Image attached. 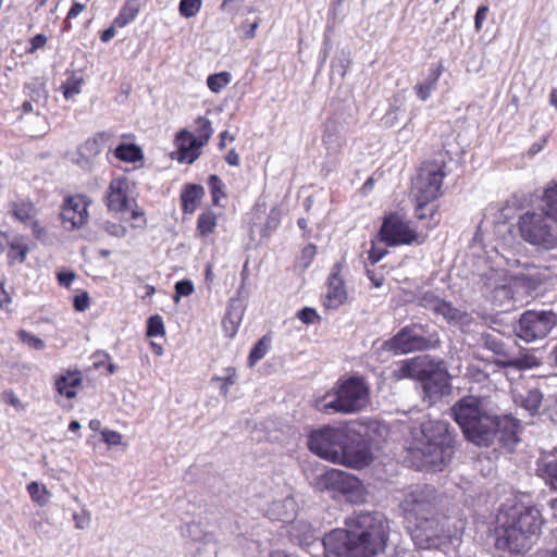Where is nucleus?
Instances as JSON below:
<instances>
[{
  "label": "nucleus",
  "mask_w": 557,
  "mask_h": 557,
  "mask_svg": "<svg viewBox=\"0 0 557 557\" xmlns=\"http://www.w3.org/2000/svg\"><path fill=\"white\" fill-rule=\"evenodd\" d=\"M11 304V297L7 292L4 284L0 282V308L9 311V305Z\"/></svg>",
  "instance_id": "obj_59"
},
{
  "label": "nucleus",
  "mask_w": 557,
  "mask_h": 557,
  "mask_svg": "<svg viewBox=\"0 0 557 557\" xmlns=\"http://www.w3.org/2000/svg\"><path fill=\"white\" fill-rule=\"evenodd\" d=\"M399 513L414 545L418 537V492L410 491L399 504Z\"/></svg>",
  "instance_id": "obj_19"
},
{
  "label": "nucleus",
  "mask_w": 557,
  "mask_h": 557,
  "mask_svg": "<svg viewBox=\"0 0 557 557\" xmlns=\"http://www.w3.org/2000/svg\"><path fill=\"white\" fill-rule=\"evenodd\" d=\"M297 513V503L293 496H286L282 499L273 500L268 509L267 515L271 520L282 522H292Z\"/></svg>",
  "instance_id": "obj_21"
},
{
  "label": "nucleus",
  "mask_w": 557,
  "mask_h": 557,
  "mask_svg": "<svg viewBox=\"0 0 557 557\" xmlns=\"http://www.w3.org/2000/svg\"><path fill=\"white\" fill-rule=\"evenodd\" d=\"M208 185L212 195V203L218 205L220 199L225 196L223 191L224 183L216 174H211L208 177Z\"/></svg>",
  "instance_id": "obj_42"
},
{
  "label": "nucleus",
  "mask_w": 557,
  "mask_h": 557,
  "mask_svg": "<svg viewBox=\"0 0 557 557\" xmlns=\"http://www.w3.org/2000/svg\"><path fill=\"white\" fill-rule=\"evenodd\" d=\"M451 157L448 151L440 150L433 159L426 160L420 166V210H424L423 202H434L443 196V181L448 175V162Z\"/></svg>",
  "instance_id": "obj_8"
},
{
  "label": "nucleus",
  "mask_w": 557,
  "mask_h": 557,
  "mask_svg": "<svg viewBox=\"0 0 557 557\" xmlns=\"http://www.w3.org/2000/svg\"><path fill=\"white\" fill-rule=\"evenodd\" d=\"M434 311L437 314L443 315L447 321H457L461 319L460 311L445 300L435 301Z\"/></svg>",
  "instance_id": "obj_36"
},
{
  "label": "nucleus",
  "mask_w": 557,
  "mask_h": 557,
  "mask_svg": "<svg viewBox=\"0 0 557 557\" xmlns=\"http://www.w3.org/2000/svg\"><path fill=\"white\" fill-rule=\"evenodd\" d=\"M216 226V215L212 211L201 213L197 220V232L202 237H207L214 232Z\"/></svg>",
  "instance_id": "obj_33"
},
{
  "label": "nucleus",
  "mask_w": 557,
  "mask_h": 557,
  "mask_svg": "<svg viewBox=\"0 0 557 557\" xmlns=\"http://www.w3.org/2000/svg\"><path fill=\"white\" fill-rule=\"evenodd\" d=\"M82 383V374L79 371L70 372L60 375L55 381V388L60 395L72 399L76 397L75 388Z\"/></svg>",
  "instance_id": "obj_26"
},
{
  "label": "nucleus",
  "mask_w": 557,
  "mask_h": 557,
  "mask_svg": "<svg viewBox=\"0 0 557 557\" xmlns=\"http://www.w3.org/2000/svg\"><path fill=\"white\" fill-rule=\"evenodd\" d=\"M24 90L29 99L36 103H45L48 98L45 83L40 78H34L25 84Z\"/></svg>",
  "instance_id": "obj_30"
},
{
  "label": "nucleus",
  "mask_w": 557,
  "mask_h": 557,
  "mask_svg": "<svg viewBox=\"0 0 557 557\" xmlns=\"http://www.w3.org/2000/svg\"><path fill=\"white\" fill-rule=\"evenodd\" d=\"M505 367H512L516 369H531L539 364L536 358L532 355H525L520 358H509L502 362Z\"/></svg>",
  "instance_id": "obj_40"
},
{
  "label": "nucleus",
  "mask_w": 557,
  "mask_h": 557,
  "mask_svg": "<svg viewBox=\"0 0 557 557\" xmlns=\"http://www.w3.org/2000/svg\"><path fill=\"white\" fill-rule=\"evenodd\" d=\"M485 347L498 356L507 357L504 343L496 337L487 335L485 337Z\"/></svg>",
  "instance_id": "obj_49"
},
{
  "label": "nucleus",
  "mask_w": 557,
  "mask_h": 557,
  "mask_svg": "<svg viewBox=\"0 0 557 557\" xmlns=\"http://www.w3.org/2000/svg\"><path fill=\"white\" fill-rule=\"evenodd\" d=\"M128 189L127 177L119 176L111 180L106 193V205L110 212L120 213L132 209Z\"/></svg>",
  "instance_id": "obj_16"
},
{
  "label": "nucleus",
  "mask_w": 557,
  "mask_h": 557,
  "mask_svg": "<svg viewBox=\"0 0 557 557\" xmlns=\"http://www.w3.org/2000/svg\"><path fill=\"white\" fill-rule=\"evenodd\" d=\"M373 460V453L369 440L359 434L350 435L347 433L346 443L343 445V455L338 462L352 469H362L369 466Z\"/></svg>",
  "instance_id": "obj_14"
},
{
  "label": "nucleus",
  "mask_w": 557,
  "mask_h": 557,
  "mask_svg": "<svg viewBox=\"0 0 557 557\" xmlns=\"http://www.w3.org/2000/svg\"><path fill=\"white\" fill-rule=\"evenodd\" d=\"M101 228H103L109 235L116 238H123L127 233V230L124 225L110 221L103 222L101 224Z\"/></svg>",
  "instance_id": "obj_48"
},
{
  "label": "nucleus",
  "mask_w": 557,
  "mask_h": 557,
  "mask_svg": "<svg viewBox=\"0 0 557 557\" xmlns=\"http://www.w3.org/2000/svg\"><path fill=\"white\" fill-rule=\"evenodd\" d=\"M420 470L442 471L455 454V436L443 421H429L420 425Z\"/></svg>",
  "instance_id": "obj_5"
},
{
  "label": "nucleus",
  "mask_w": 557,
  "mask_h": 557,
  "mask_svg": "<svg viewBox=\"0 0 557 557\" xmlns=\"http://www.w3.org/2000/svg\"><path fill=\"white\" fill-rule=\"evenodd\" d=\"M537 475L554 491H557V451L543 456L537 461Z\"/></svg>",
  "instance_id": "obj_24"
},
{
  "label": "nucleus",
  "mask_w": 557,
  "mask_h": 557,
  "mask_svg": "<svg viewBox=\"0 0 557 557\" xmlns=\"http://www.w3.org/2000/svg\"><path fill=\"white\" fill-rule=\"evenodd\" d=\"M139 12V7L135 0H127L121 9L119 15L114 18V26L125 27Z\"/></svg>",
  "instance_id": "obj_31"
},
{
  "label": "nucleus",
  "mask_w": 557,
  "mask_h": 557,
  "mask_svg": "<svg viewBox=\"0 0 557 557\" xmlns=\"http://www.w3.org/2000/svg\"><path fill=\"white\" fill-rule=\"evenodd\" d=\"M387 252L388 251L386 248L377 246L376 243L372 240L368 257L370 264L374 265L381 261L387 255Z\"/></svg>",
  "instance_id": "obj_51"
},
{
  "label": "nucleus",
  "mask_w": 557,
  "mask_h": 557,
  "mask_svg": "<svg viewBox=\"0 0 557 557\" xmlns=\"http://www.w3.org/2000/svg\"><path fill=\"white\" fill-rule=\"evenodd\" d=\"M297 318L305 324H313L320 321V315L315 309L305 307L297 312Z\"/></svg>",
  "instance_id": "obj_50"
},
{
  "label": "nucleus",
  "mask_w": 557,
  "mask_h": 557,
  "mask_svg": "<svg viewBox=\"0 0 557 557\" xmlns=\"http://www.w3.org/2000/svg\"><path fill=\"white\" fill-rule=\"evenodd\" d=\"M27 492L32 500L40 507L46 506L50 502L51 493L44 484L33 481L28 483Z\"/></svg>",
  "instance_id": "obj_32"
},
{
  "label": "nucleus",
  "mask_w": 557,
  "mask_h": 557,
  "mask_svg": "<svg viewBox=\"0 0 557 557\" xmlns=\"http://www.w3.org/2000/svg\"><path fill=\"white\" fill-rule=\"evenodd\" d=\"M28 253V247L26 245L20 244L17 242H12L10 244V250L8 252V258L10 263L17 261L18 263H23Z\"/></svg>",
  "instance_id": "obj_43"
},
{
  "label": "nucleus",
  "mask_w": 557,
  "mask_h": 557,
  "mask_svg": "<svg viewBox=\"0 0 557 557\" xmlns=\"http://www.w3.org/2000/svg\"><path fill=\"white\" fill-rule=\"evenodd\" d=\"M205 196V188L198 184H187L181 193L182 210L194 213Z\"/></svg>",
  "instance_id": "obj_25"
},
{
  "label": "nucleus",
  "mask_w": 557,
  "mask_h": 557,
  "mask_svg": "<svg viewBox=\"0 0 557 557\" xmlns=\"http://www.w3.org/2000/svg\"><path fill=\"white\" fill-rule=\"evenodd\" d=\"M224 375L214 376L212 379L213 382H226L227 384L234 385L236 381V369L233 367H228L224 370Z\"/></svg>",
  "instance_id": "obj_58"
},
{
  "label": "nucleus",
  "mask_w": 557,
  "mask_h": 557,
  "mask_svg": "<svg viewBox=\"0 0 557 557\" xmlns=\"http://www.w3.org/2000/svg\"><path fill=\"white\" fill-rule=\"evenodd\" d=\"M75 278V273L72 271L59 272L58 282L60 285L69 287Z\"/></svg>",
  "instance_id": "obj_61"
},
{
  "label": "nucleus",
  "mask_w": 557,
  "mask_h": 557,
  "mask_svg": "<svg viewBox=\"0 0 557 557\" xmlns=\"http://www.w3.org/2000/svg\"><path fill=\"white\" fill-rule=\"evenodd\" d=\"M488 11H490V9L487 5H480L478 8L475 15H474V28H475L476 33L482 30L483 23L487 17Z\"/></svg>",
  "instance_id": "obj_55"
},
{
  "label": "nucleus",
  "mask_w": 557,
  "mask_h": 557,
  "mask_svg": "<svg viewBox=\"0 0 557 557\" xmlns=\"http://www.w3.org/2000/svg\"><path fill=\"white\" fill-rule=\"evenodd\" d=\"M347 433L344 429L323 426L310 433L308 447L319 457L337 463L339 456L343 455Z\"/></svg>",
  "instance_id": "obj_9"
},
{
  "label": "nucleus",
  "mask_w": 557,
  "mask_h": 557,
  "mask_svg": "<svg viewBox=\"0 0 557 557\" xmlns=\"http://www.w3.org/2000/svg\"><path fill=\"white\" fill-rule=\"evenodd\" d=\"M426 506H430V504L420 500V548H431L440 545L442 537L449 539L448 534L440 533L443 532L440 515L432 516L431 519L421 516L423 511H426Z\"/></svg>",
  "instance_id": "obj_17"
},
{
  "label": "nucleus",
  "mask_w": 557,
  "mask_h": 557,
  "mask_svg": "<svg viewBox=\"0 0 557 557\" xmlns=\"http://www.w3.org/2000/svg\"><path fill=\"white\" fill-rule=\"evenodd\" d=\"M165 329L162 318L159 314L151 315L148 319L147 323V336L148 337H156L160 335H164Z\"/></svg>",
  "instance_id": "obj_45"
},
{
  "label": "nucleus",
  "mask_w": 557,
  "mask_h": 557,
  "mask_svg": "<svg viewBox=\"0 0 557 557\" xmlns=\"http://www.w3.org/2000/svg\"><path fill=\"white\" fill-rule=\"evenodd\" d=\"M174 300L177 302L181 297H187L194 293V284L189 280H182L175 283Z\"/></svg>",
  "instance_id": "obj_47"
},
{
  "label": "nucleus",
  "mask_w": 557,
  "mask_h": 557,
  "mask_svg": "<svg viewBox=\"0 0 557 557\" xmlns=\"http://www.w3.org/2000/svg\"><path fill=\"white\" fill-rule=\"evenodd\" d=\"M346 529H334L322 540L325 557H379L385 553L389 523L379 511H355Z\"/></svg>",
  "instance_id": "obj_1"
},
{
  "label": "nucleus",
  "mask_w": 557,
  "mask_h": 557,
  "mask_svg": "<svg viewBox=\"0 0 557 557\" xmlns=\"http://www.w3.org/2000/svg\"><path fill=\"white\" fill-rule=\"evenodd\" d=\"M377 236L381 243L395 247L411 244L416 240L417 233L398 213H391L384 218Z\"/></svg>",
  "instance_id": "obj_13"
},
{
  "label": "nucleus",
  "mask_w": 557,
  "mask_h": 557,
  "mask_svg": "<svg viewBox=\"0 0 557 557\" xmlns=\"http://www.w3.org/2000/svg\"><path fill=\"white\" fill-rule=\"evenodd\" d=\"M225 161L232 165V166H238L240 164V158L239 154L236 152L235 149H231L226 156Z\"/></svg>",
  "instance_id": "obj_63"
},
{
  "label": "nucleus",
  "mask_w": 557,
  "mask_h": 557,
  "mask_svg": "<svg viewBox=\"0 0 557 557\" xmlns=\"http://www.w3.org/2000/svg\"><path fill=\"white\" fill-rule=\"evenodd\" d=\"M33 213H34V207L29 202L16 203L13 208L14 216L22 222H25V221L32 219Z\"/></svg>",
  "instance_id": "obj_46"
},
{
  "label": "nucleus",
  "mask_w": 557,
  "mask_h": 557,
  "mask_svg": "<svg viewBox=\"0 0 557 557\" xmlns=\"http://www.w3.org/2000/svg\"><path fill=\"white\" fill-rule=\"evenodd\" d=\"M202 5V0H181L178 4V12L185 18L196 16Z\"/></svg>",
  "instance_id": "obj_39"
},
{
  "label": "nucleus",
  "mask_w": 557,
  "mask_h": 557,
  "mask_svg": "<svg viewBox=\"0 0 557 557\" xmlns=\"http://www.w3.org/2000/svg\"><path fill=\"white\" fill-rule=\"evenodd\" d=\"M451 414L465 437L479 445L490 446L495 440L517 442L519 424L510 417H493L483 410L481 400L467 396L451 407Z\"/></svg>",
  "instance_id": "obj_2"
},
{
  "label": "nucleus",
  "mask_w": 557,
  "mask_h": 557,
  "mask_svg": "<svg viewBox=\"0 0 557 557\" xmlns=\"http://www.w3.org/2000/svg\"><path fill=\"white\" fill-rule=\"evenodd\" d=\"M85 8H86V3H79V2L74 1L67 12L66 18L71 20V18L77 17L85 10Z\"/></svg>",
  "instance_id": "obj_62"
},
{
  "label": "nucleus",
  "mask_w": 557,
  "mask_h": 557,
  "mask_svg": "<svg viewBox=\"0 0 557 557\" xmlns=\"http://www.w3.org/2000/svg\"><path fill=\"white\" fill-rule=\"evenodd\" d=\"M113 153L115 158L125 162H136L144 157L141 149L135 144H120Z\"/></svg>",
  "instance_id": "obj_29"
},
{
  "label": "nucleus",
  "mask_w": 557,
  "mask_h": 557,
  "mask_svg": "<svg viewBox=\"0 0 557 557\" xmlns=\"http://www.w3.org/2000/svg\"><path fill=\"white\" fill-rule=\"evenodd\" d=\"M350 61L348 57L344 55L343 58H338L336 62L332 63V71L337 73L341 77H344L349 67Z\"/></svg>",
  "instance_id": "obj_56"
},
{
  "label": "nucleus",
  "mask_w": 557,
  "mask_h": 557,
  "mask_svg": "<svg viewBox=\"0 0 557 557\" xmlns=\"http://www.w3.org/2000/svg\"><path fill=\"white\" fill-rule=\"evenodd\" d=\"M102 440L111 446H117L122 442V435L116 431L104 430L101 432Z\"/></svg>",
  "instance_id": "obj_57"
},
{
  "label": "nucleus",
  "mask_w": 557,
  "mask_h": 557,
  "mask_svg": "<svg viewBox=\"0 0 557 557\" xmlns=\"http://www.w3.org/2000/svg\"><path fill=\"white\" fill-rule=\"evenodd\" d=\"M17 337L23 344L36 350H44L46 347V344L41 338L37 337L36 335L32 334L26 330H20L17 332Z\"/></svg>",
  "instance_id": "obj_44"
},
{
  "label": "nucleus",
  "mask_w": 557,
  "mask_h": 557,
  "mask_svg": "<svg viewBox=\"0 0 557 557\" xmlns=\"http://www.w3.org/2000/svg\"><path fill=\"white\" fill-rule=\"evenodd\" d=\"M281 216L276 208H272L267 216V221L261 228V237H269L280 225Z\"/></svg>",
  "instance_id": "obj_41"
},
{
  "label": "nucleus",
  "mask_w": 557,
  "mask_h": 557,
  "mask_svg": "<svg viewBox=\"0 0 557 557\" xmlns=\"http://www.w3.org/2000/svg\"><path fill=\"white\" fill-rule=\"evenodd\" d=\"M73 520L75 521V528L84 530L89 527L91 521L90 512L87 509H82L81 512L73 513Z\"/></svg>",
  "instance_id": "obj_52"
},
{
  "label": "nucleus",
  "mask_w": 557,
  "mask_h": 557,
  "mask_svg": "<svg viewBox=\"0 0 557 557\" xmlns=\"http://www.w3.org/2000/svg\"><path fill=\"white\" fill-rule=\"evenodd\" d=\"M196 135L186 129H182L176 135L178 144V161L188 164L194 163L200 156V148L205 146L213 134L211 122L199 116L196 120Z\"/></svg>",
  "instance_id": "obj_11"
},
{
  "label": "nucleus",
  "mask_w": 557,
  "mask_h": 557,
  "mask_svg": "<svg viewBox=\"0 0 557 557\" xmlns=\"http://www.w3.org/2000/svg\"><path fill=\"white\" fill-rule=\"evenodd\" d=\"M231 82V74L228 72H220L211 74L207 78V85L213 92H220Z\"/></svg>",
  "instance_id": "obj_37"
},
{
  "label": "nucleus",
  "mask_w": 557,
  "mask_h": 557,
  "mask_svg": "<svg viewBox=\"0 0 557 557\" xmlns=\"http://www.w3.org/2000/svg\"><path fill=\"white\" fill-rule=\"evenodd\" d=\"M90 305V297L87 292L76 295L73 299V307L77 312H84Z\"/></svg>",
  "instance_id": "obj_54"
},
{
  "label": "nucleus",
  "mask_w": 557,
  "mask_h": 557,
  "mask_svg": "<svg viewBox=\"0 0 557 557\" xmlns=\"http://www.w3.org/2000/svg\"><path fill=\"white\" fill-rule=\"evenodd\" d=\"M90 200L87 196L75 195L64 199L62 205V222L69 230L82 227L88 220V207Z\"/></svg>",
  "instance_id": "obj_15"
},
{
  "label": "nucleus",
  "mask_w": 557,
  "mask_h": 557,
  "mask_svg": "<svg viewBox=\"0 0 557 557\" xmlns=\"http://www.w3.org/2000/svg\"><path fill=\"white\" fill-rule=\"evenodd\" d=\"M440 76H441V67L436 66L435 69L432 70V73H431L432 81H431V83L425 85V86L420 85V89H419L420 99L424 100V99H426L429 97L430 90L434 87V85L438 81Z\"/></svg>",
  "instance_id": "obj_53"
},
{
  "label": "nucleus",
  "mask_w": 557,
  "mask_h": 557,
  "mask_svg": "<svg viewBox=\"0 0 557 557\" xmlns=\"http://www.w3.org/2000/svg\"><path fill=\"white\" fill-rule=\"evenodd\" d=\"M542 393L537 388H532L528 389L525 394H519L516 397V403L524 408L531 416H534L539 412V409L542 405Z\"/></svg>",
  "instance_id": "obj_28"
},
{
  "label": "nucleus",
  "mask_w": 557,
  "mask_h": 557,
  "mask_svg": "<svg viewBox=\"0 0 557 557\" xmlns=\"http://www.w3.org/2000/svg\"><path fill=\"white\" fill-rule=\"evenodd\" d=\"M347 299V293L344 287L343 280L337 273H332L327 282V290L324 299V307L326 309L335 310L339 308Z\"/></svg>",
  "instance_id": "obj_22"
},
{
  "label": "nucleus",
  "mask_w": 557,
  "mask_h": 557,
  "mask_svg": "<svg viewBox=\"0 0 557 557\" xmlns=\"http://www.w3.org/2000/svg\"><path fill=\"white\" fill-rule=\"evenodd\" d=\"M47 44V37L42 34H37L30 39V52L42 48Z\"/></svg>",
  "instance_id": "obj_60"
},
{
  "label": "nucleus",
  "mask_w": 557,
  "mask_h": 557,
  "mask_svg": "<svg viewBox=\"0 0 557 557\" xmlns=\"http://www.w3.org/2000/svg\"><path fill=\"white\" fill-rule=\"evenodd\" d=\"M420 385L423 389V401L430 407L449 395L450 375L444 361H435L429 355L420 356Z\"/></svg>",
  "instance_id": "obj_7"
},
{
  "label": "nucleus",
  "mask_w": 557,
  "mask_h": 557,
  "mask_svg": "<svg viewBox=\"0 0 557 557\" xmlns=\"http://www.w3.org/2000/svg\"><path fill=\"white\" fill-rule=\"evenodd\" d=\"M270 348V339L267 336L260 338L255 346L251 348L248 364L249 367H253L258 361H260L268 352Z\"/></svg>",
  "instance_id": "obj_35"
},
{
  "label": "nucleus",
  "mask_w": 557,
  "mask_h": 557,
  "mask_svg": "<svg viewBox=\"0 0 557 557\" xmlns=\"http://www.w3.org/2000/svg\"><path fill=\"white\" fill-rule=\"evenodd\" d=\"M392 376L397 381L405 379L418 380V357L397 362L392 371Z\"/></svg>",
  "instance_id": "obj_27"
},
{
  "label": "nucleus",
  "mask_w": 557,
  "mask_h": 557,
  "mask_svg": "<svg viewBox=\"0 0 557 557\" xmlns=\"http://www.w3.org/2000/svg\"><path fill=\"white\" fill-rule=\"evenodd\" d=\"M84 81L82 77H77L72 75L66 79L65 83L62 84L61 88L63 89V96L66 100L73 98L75 95L81 94L82 85Z\"/></svg>",
  "instance_id": "obj_38"
},
{
  "label": "nucleus",
  "mask_w": 557,
  "mask_h": 557,
  "mask_svg": "<svg viewBox=\"0 0 557 557\" xmlns=\"http://www.w3.org/2000/svg\"><path fill=\"white\" fill-rule=\"evenodd\" d=\"M424 210H420V222H424V226L432 228L440 222L441 214L438 212V205L434 202H423Z\"/></svg>",
  "instance_id": "obj_34"
},
{
  "label": "nucleus",
  "mask_w": 557,
  "mask_h": 557,
  "mask_svg": "<svg viewBox=\"0 0 557 557\" xmlns=\"http://www.w3.org/2000/svg\"><path fill=\"white\" fill-rule=\"evenodd\" d=\"M110 139V134L106 132L98 133L95 137L87 139L78 147L77 153L81 158L78 161L83 165L82 160L88 164L94 160L103 149L107 141Z\"/></svg>",
  "instance_id": "obj_23"
},
{
  "label": "nucleus",
  "mask_w": 557,
  "mask_h": 557,
  "mask_svg": "<svg viewBox=\"0 0 557 557\" xmlns=\"http://www.w3.org/2000/svg\"><path fill=\"white\" fill-rule=\"evenodd\" d=\"M322 144L329 156L339 154L346 144L341 125L334 120H327L322 135Z\"/></svg>",
  "instance_id": "obj_20"
},
{
  "label": "nucleus",
  "mask_w": 557,
  "mask_h": 557,
  "mask_svg": "<svg viewBox=\"0 0 557 557\" xmlns=\"http://www.w3.org/2000/svg\"><path fill=\"white\" fill-rule=\"evenodd\" d=\"M543 523V516L535 506L513 504L503 508L494 529V546L497 550L521 554L540 535Z\"/></svg>",
  "instance_id": "obj_3"
},
{
  "label": "nucleus",
  "mask_w": 557,
  "mask_h": 557,
  "mask_svg": "<svg viewBox=\"0 0 557 557\" xmlns=\"http://www.w3.org/2000/svg\"><path fill=\"white\" fill-rule=\"evenodd\" d=\"M366 273L368 278L372 282L374 287H381L383 285L384 278L382 275H376L374 271L370 269H366Z\"/></svg>",
  "instance_id": "obj_64"
},
{
  "label": "nucleus",
  "mask_w": 557,
  "mask_h": 557,
  "mask_svg": "<svg viewBox=\"0 0 557 557\" xmlns=\"http://www.w3.org/2000/svg\"><path fill=\"white\" fill-rule=\"evenodd\" d=\"M382 348L394 354H408L418 349L417 325L411 324L403 327L396 335L384 342Z\"/></svg>",
  "instance_id": "obj_18"
},
{
  "label": "nucleus",
  "mask_w": 557,
  "mask_h": 557,
  "mask_svg": "<svg viewBox=\"0 0 557 557\" xmlns=\"http://www.w3.org/2000/svg\"><path fill=\"white\" fill-rule=\"evenodd\" d=\"M321 484L334 493V496L342 495L351 503H357L363 497V486L361 481L347 472L332 469L326 471L321 478Z\"/></svg>",
  "instance_id": "obj_12"
},
{
  "label": "nucleus",
  "mask_w": 557,
  "mask_h": 557,
  "mask_svg": "<svg viewBox=\"0 0 557 557\" xmlns=\"http://www.w3.org/2000/svg\"><path fill=\"white\" fill-rule=\"evenodd\" d=\"M543 210H528L518 218L517 231L528 244L546 250L557 248V182H552L541 197Z\"/></svg>",
  "instance_id": "obj_4"
},
{
  "label": "nucleus",
  "mask_w": 557,
  "mask_h": 557,
  "mask_svg": "<svg viewBox=\"0 0 557 557\" xmlns=\"http://www.w3.org/2000/svg\"><path fill=\"white\" fill-rule=\"evenodd\" d=\"M370 389L364 379L351 375L339 379L333 388L317 400V409L323 413H357L367 407Z\"/></svg>",
  "instance_id": "obj_6"
},
{
  "label": "nucleus",
  "mask_w": 557,
  "mask_h": 557,
  "mask_svg": "<svg viewBox=\"0 0 557 557\" xmlns=\"http://www.w3.org/2000/svg\"><path fill=\"white\" fill-rule=\"evenodd\" d=\"M557 324V314L553 311L523 312L515 327L518 337L530 343L545 338Z\"/></svg>",
  "instance_id": "obj_10"
}]
</instances>
